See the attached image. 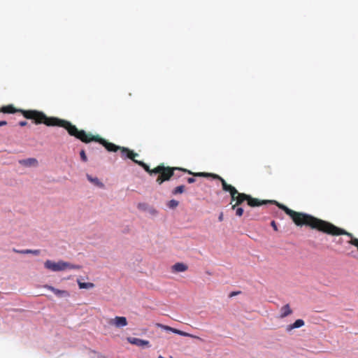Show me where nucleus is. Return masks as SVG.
<instances>
[{
	"label": "nucleus",
	"instance_id": "obj_1",
	"mask_svg": "<svg viewBox=\"0 0 358 358\" xmlns=\"http://www.w3.org/2000/svg\"><path fill=\"white\" fill-rule=\"evenodd\" d=\"M16 112H20L25 118L32 120L36 124H44L48 127L57 126L63 127L69 135L78 139L80 130L67 120L55 117H48L44 113L36 110L16 109L13 105L0 108V113H15Z\"/></svg>",
	"mask_w": 358,
	"mask_h": 358
},
{
	"label": "nucleus",
	"instance_id": "obj_2",
	"mask_svg": "<svg viewBox=\"0 0 358 358\" xmlns=\"http://www.w3.org/2000/svg\"><path fill=\"white\" fill-rule=\"evenodd\" d=\"M248 205L250 207H257L267 203L275 204L282 209L287 215L292 220L293 222L298 227H308L312 229H315L320 219L311 215L294 211L286 206L279 203L274 200H260L257 198H253L248 194L247 201Z\"/></svg>",
	"mask_w": 358,
	"mask_h": 358
},
{
	"label": "nucleus",
	"instance_id": "obj_3",
	"mask_svg": "<svg viewBox=\"0 0 358 358\" xmlns=\"http://www.w3.org/2000/svg\"><path fill=\"white\" fill-rule=\"evenodd\" d=\"M78 139L82 142L88 143L92 141L97 142L101 144L103 146L108 152H117V150L120 151V156L122 159H125L127 158L131 159L134 163L137 164L140 166H141L147 173H148L150 176L155 174L153 169H150L149 166L147 165L142 161H138L136 159V157L138 156V154L134 152L133 150H129L127 148L120 147L119 145H116L113 143L108 142L104 138H102L99 135H93L91 133H87L84 130H80V135L78 136Z\"/></svg>",
	"mask_w": 358,
	"mask_h": 358
},
{
	"label": "nucleus",
	"instance_id": "obj_4",
	"mask_svg": "<svg viewBox=\"0 0 358 358\" xmlns=\"http://www.w3.org/2000/svg\"><path fill=\"white\" fill-rule=\"evenodd\" d=\"M195 175L196 176H211L214 179L219 180L222 183V189L225 192H229L230 193V204H231V209H235L237 206L241 205L244 201H248V194L238 192V190L234 186L227 184V182L219 175L206 173H198Z\"/></svg>",
	"mask_w": 358,
	"mask_h": 358
},
{
	"label": "nucleus",
	"instance_id": "obj_5",
	"mask_svg": "<svg viewBox=\"0 0 358 358\" xmlns=\"http://www.w3.org/2000/svg\"><path fill=\"white\" fill-rule=\"evenodd\" d=\"M315 229L331 236H348L350 238L348 243L357 247L358 250V238H355L352 234L348 232L345 229L339 228L329 222L320 219Z\"/></svg>",
	"mask_w": 358,
	"mask_h": 358
},
{
	"label": "nucleus",
	"instance_id": "obj_6",
	"mask_svg": "<svg viewBox=\"0 0 358 358\" xmlns=\"http://www.w3.org/2000/svg\"><path fill=\"white\" fill-rule=\"evenodd\" d=\"M175 170H180L184 172H187L189 174L196 176L195 173H193L190 171H188L185 169L165 166L164 164H160L157 167L154 168V171L152 172H154L155 174H158V177L156 180V182L159 185H162L164 182L168 181L171 179V178L174 175Z\"/></svg>",
	"mask_w": 358,
	"mask_h": 358
},
{
	"label": "nucleus",
	"instance_id": "obj_7",
	"mask_svg": "<svg viewBox=\"0 0 358 358\" xmlns=\"http://www.w3.org/2000/svg\"><path fill=\"white\" fill-rule=\"evenodd\" d=\"M44 267L53 272L62 271L66 269H80L81 268L79 265L72 264L62 260H59L56 262L50 259L45 262Z\"/></svg>",
	"mask_w": 358,
	"mask_h": 358
},
{
	"label": "nucleus",
	"instance_id": "obj_8",
	"mask_svg": "<svg viewBox=\"0 0 358 358\" xmlns=\"http://www.w3.org/2000/svg\"><path fill=\"white\" fill-rule=\"evenodd\" d=\"M110 324L116 327H123L127 325V320L125 317L116 316L110 322Z\"/></svg>",
	"mask_w": 358,
	"mask_h": 358
},
{
	"label": "nucleus",
	"instance_id": "obj_9",
	"mask_svg": "<svg viewBox=\"0 0 358 358\" xmlns=\"http://www.w3.org/2000/svg\"><path fill=\"white\" fill-rule=\"evenodd\" d=\"M188 269L187 265L182 262H178L173 264L171 267L172 272L179 273L185 272Z\"/></svg>",
	"mask_w": 358,
	"mask_h": 358
},
{
	"label": "nucleus",
	"instance_id": "obj_10",
	"mask_svg": "<svg viewBox=\"0 0 358 358\" xmlns=\"http://www.w3.org/2000/svg\"><path fill=\"white\" fill-rule=\"evenodd\" d=\"M45 287L48 289L52 291L55 294H56L58 296H69V293L66 290H60V289H56L54 287L50 286V285L45 286Z\"/></svg>",
	"mask_w": 358,
	"mask_h": 358
},
{
	"label": "nucleus",
	"instance_id": "obj_11",
	"mask_svg": "<svg viewBox=\"0 0 358 358\" xmlns=\"http://www.w3.org/2000/svg\"><path fill=\"white\" fill-rule=\"evenodd\" d=\"M303 325L304 321L301 319H298L293 324L288 325L286 329L287 331H290L294 329L301 327Z\"/></svg>",
	"mask_w": 358,
	"mask_h": 358
},
{
	"label": "nucleus",
	"instance_id": "obj_12",
	"mask_svg": "<svg viewBox=\"0 0 358 358\" xmlns=\"http://www.w3.org/2000/svg\"><path fill=\"white\" fill-rule=\"evenodd\" d=\"M87 178L90 182L94 184L95 186H97L100 188H103L104 187L103 183L101 182L98 178H93L92 176L87 174Z\"/></svg>",
	"mask_w": 358,
	"mask_h": 358
},
{
	"label": "nucleus",
	"instance_id": "obj_13",
	"mask_svg": "<svg viewBox=\"0 0 358 358\" xmlns=\"http://www.w3.org/2000/svg\"><path fill=\"white\" fill-rule=\"evenodd\" d=\"M129 343L136 345L138 346H143L149 344V342L148 341H144L136 338H129Z\"/></svg>",
	"mask_w": 358,
	"mask_h": 358
},
{
	"label": "nucleus",
	"instance_id": "obj_14",
	"mask_svg": "<svg viewBox=\"0 0 358 358\" xmlns=\"http://www.w3.org/2000/svg\"><path fill=\"white\" fill-rule=\"evenodd\" d=\"M21 164L27 166H36L38 164V161L34 158H29L26 159H23L20 162Z\"/></svg>",
	"mask_w": 358,
	"mask_h": 358
},
{
	"label": "nucleus",
	"instance_id": "obj_15",
	"mask_svg": "<svg viewBox=\"0 0 358 358\" xmlns=\"http://www.w3.org/2000/svg\"><path fill=\"white\" fill-rule=\"evenodd\" d=\"M280 312H281L280 317H285L291 315L292 313V310H291L289 305L286 304L281 308Z\"/></svg>",
	"mask_w": 358,
	"mask_h": 358
},
{
	"label": "nucleus",
	"instance_id": "obj_16",
	"mask_svg": "<svg viewBox=\"0 0 358 358\" xmlns=\"http://www.w3.org/2000/svg\"><path fill=\"white\" fill-rule=\"evenodd\" d=\"M78 284L80 289H90L94 287V284L92 282H82L78 280Z\"/></svg>",
	"mask_w": 358,
	"mask_h": 358
},
{
	"label": "nucleus",
	"instance_id": "obj_17",
	"mask_svg": "<svg viewBox=\"0 0 358 358\" xmlns=\"http://www.w3.org/2000/svg\"><path fill=\"white\" fill-rule=\"evenodd\" d=\"M172 332L175 333V334H177L178 335H180V336H187V337H192V338H196V336H193V335H191L188 333H186L185 331H180V330H178V329H173V331Z\"/></svg>",
	"mask_w": 358,
	"mask_h": 358
},
{
	"label": "nucleus",
	"instance_id": "obj_18",
	"mask_svg": "<svg viewBox=\"0 0 358 358\" xmlns=\"http://www.w3.org/2000/svg\"><path fill=\"white\" fill-rule=\"evenodd\" d=\"M185 191V186L184 185H180L176 187L172 192L173 194H182Z\"/></svg>",
	"mask_w": 358,
	"mask_h": 358
},
{
	"label": "nucleus",
	"instance_id": "obj_19",
	"mask_svg": "<svg viewBox=\"0 0 358 358\" xmlns=\"http://www.w3.org/2000/svg\"><path fill=\"white\" fill-rule=\"evenodd\" d=\"M179 204V202L175 199H172L171 201H169L167 203V206L169 208H176Z\"/></svg>",
	"mask_w": 358,
	"mask_h": 358
},
{
	"label": "nucleus",
	"instance_id": "obj_20",
	"mask_svg": "<svg viewBox=\"0 0 358 358\" xmlns=\"http://www.w3.org/2000/svg\"><path fill=\"white\" fill-rule=\"evenodd\" d=\"M234 210H236V216L241 217L243 215L244 210L243 208L237 206Z\"/></svg>",
	"mask_w": 358,
	"mask_h": 358
},
{
	"label": "nucleus",
	"instance_id": "obj_21",
	"mask_svg": "<svg viewBox=\"0 0 358 358\" xmlns=\"http://www.w3.org/2000/svg\"><path fill=\"white\" fill-rule=\"evenodd\" d=\"M25 252L27 254H33V255H38L40 254V250H25Z\"/></svg>",
	"mask_w": 358,
	"mask_h": 358
},
{
	"label": "nucleus",
	"instance_id": "obj_22",
	"mask_svg": "<svg viewBox=\"0 0 358 358\" xmlns=\"http://www.w3.org/2000/svg\"><path fill=\"white\" fill-rule=\"evenodd\" d=\"M80 158H81V159H82L83 162H86L87 161V156H86V154H85V150H82L80 151Z\"/></svg>",
	"mask_w": 358,
	"mask_h": 358
},
{
	"label": "nucleus",
	"instance_id": "obj_23",
	"mask_svg": "<svg viewBox=\"0 0 358 358\" xmlns=\"http://www.w3.org/2000/svg\"><path fill=\"white\" fill-rule=\"evenodd\" d=\"M165 330H167V331H173V329L172 327H169V326H166V325H160Z\"/></svg>",
	"mask_w": 358,
	"mask_h": 358
},
{
	"label": "nucleus",
	"instance_id": "obj_24",
	"mask_svg": "<svg viewBox=\"0 0 358 358\" xmlns=\"http://www.w3.org/2000/svg\"><path fill=\"white\" fill-rule=\"evenodd\" d=\"M265 169H266V171L267 172V173H268V174H271L272 173V169H271V166H265Z\"/></svg>",
	"mask_w": 358,
	"mask_h": 358
},
{
	"label": "nucleus",
	"instance_id": "obj_25",
	"mask_svg": "<svg viewBox=\"0 0 358 358\" xmlns=\"http://www.w3.org/2000/svg\"><path fill=\"white\" fill-rule=\"evenodd\" d=\"M271 225L272 226L275 231H278L277 225L275 221H272Z\"/></svg>",
	"mask_w": 358,
	"mask_h": 358
},
{
	"label": "nucleus",
	"instance_id": "obj_26",
	"mask_svg": "<svg viewBox=\"0 0 358 358\" xmlns=\"http://www.w3.org/2000/svg\"><path fill=\"white\" fill-rule=\"evenodd\" d=\"M13 251L16 253H20V254H27L25 252V250H16V249H13Z\"/></svg>",
	"mask_w": 358,
	"mask_h": 358
},
{
	"label": "nucleus",
	"instance_id": "obj_27",
	"mask_svg": "<svg viewBox=\"0 0 358 358\" xmlns=\"http://www.w3.org/2000/svg\"><path fill=\"white\" fill-rule=\"evenodd\" d=\"M223 219H224V215H223V213L221 212L220 215H219V217H218V220L220 222H222V221H223Z\"/></svg>",
	"mask_w": 358,
	"mask_h": 358
},
{
	"label": "nucleus",
	"instance_id": "obj_28",
	"mask_svg": "<svg viewBox=\"0 0 358 358\" xmlns=\"http://www.w3.org/2000/svg\"><path fill=\"white\" fill-rule=\"evenodd\" d=\"M27 124V122L26 121H20L19 122V125L21 126V127H24Z\"/></svg>",
	"mask_w": 358,
	"mask_h": 358
},
{
	"label": "nucleus",
	"instance_id": "obj_29",
	"mask_svg": "<svg viewBox=\"0 0 358 358\" xmlns=\"http://www.w3.org/2000/svg\"><path fill=\"white\" fill-rule=\"evenodd\" d=\"M187 182H188L189 183H190V184H191V183H193V182H195V179H194V178H187Z\"/></svg>",
	"mask_w": 358,
	"mask_h": 358
},
{
	"label": "nucleus",
	"instance_id": "obj_30",
	"mask_svg": "<svg viewBox=\"0 0 358 358\" xmlns=\"http://www.w3.org/2000/svg\"><path fill=\"white\" fill-rule=\"evenodd\" d=\"M6 124H7L6 121H4V120L0 121V127L5 126Z\"/></svg>",
	"mask_w": 358,
	"mask_h": 358
},
{
	"label": "nucleus",
	"instance_id": "obj_31",
	"mask_svg": "<svg viewBox=\"0 0 358 358\" xmlns=\"http://www.w3.org/2000/svg\"><path fill=\"white\" fill-rule=\"evenodd\" d=\"M236 294V292H232V293L230 294V296H234Z\"/></svg>",
	"mask_w": 358,
	"mask_h": 358
},
{
	"label": "nucleus",
	"instance_id": "obj_32",
	"mask_svg": "<svg viewBox=\"0 0 358 358\" xmlns=\"http://www.w3.org/2000/svg\"><path fill=\"white\" fill-rule=\"evenodd\" d=\"M158 358H164V357H163L162 356H159Z\"/></svg>",
	"mask_w": 358,
	"mask_h": 358
},
{
	"label": "nucleus",
	"instance_id": "obj_33",
	"mask_svg": "<svg viewBox=\"0 0 358 358\" xmlns=\"http://www.w3.org/2000/svg\"><path fill=\"white\" fill-rule=\"evenodd\" d=\"M171 358H173V357H171Z\"/></svg>",
	"mask_w": 358,
	"mask_h": 358
}]
</instances>
